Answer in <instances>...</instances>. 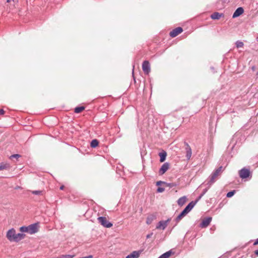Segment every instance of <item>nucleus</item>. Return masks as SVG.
I'll use <instances>...</instances> for the list:
<instances>
[{
  "instance_id": "obj_30",
  "label": "nucleus",
  "mask_w": 258,
  "mask_h": 258,
  "mask_svg": "<svg viewBox=\"0 0 258 258\" xmlns=\"http://www.w3.org/2000/svg\"><path fill=\"white\" fill-rule=\"evenodd\" d=\"M74 256H75V255L66 254V255H62L61 258H73Z\"/></svg>"
},
{
  "instance_id": "obj_18",
  "label": "nucleus",
  "mask_w": 258,
  "mask_h": 258,
  "mask_svg": "<svg viewBox=\"0 0 258 258\" xmlns=\"http://www.w3.org/2000/svg\"><path fill=\"white\" fill-rule=\"evenodd\" d=\"M159 155L160 156V161L161 162L165 161L167 156L166 152L165 151H162L161 152L159 153Z\"/></svg>"
},
{
  "instance_id": "obj_14",
  "label": "nucleus",
  "mask_w": 258,
  "mask_h": 258,
  "mask_svg": "<svg viewBox=\"0 0 258 258\" xmlns=\"http://www.w3.org/2000/svg\"><path fill=\"white\" fill-rule=\"evenodd\" d=\"M244 12L243 9L242 7L237 8L233 14L232 17L233 18L238 17Z\"/></svg>"
},
{
  "instance_id": "obj_34",
  "label": "nucleus",
  "mask_w": 258,
  "mask_h": 258,
  "mask_svg": "<svg viewBox=\"0 0 258 258\" xmlns=\"http://www.w3.org/2000/svg\"><path fill=\"white\" fill-rule=\"evenodd\" d=\"M153 232H151V233L147 234L146 236V238H150V237H151V236L153 235Z\"/></svg>"
},
{
  "instance_id": "obj_17",
  "label": "nucleus",
  "mask_w": 258,
  "mask_h": 258,
  "mask_svg": "<svg viewBox=\"0 0 258 258\" xmlns=\"http://www.w3.org/2000/svg\"><path fill=\"white\" fill-rule=\"evenodd\" d=\"M186 200H187L186 197L183 196V197L180 198L177 200V204L179 206L181 207L185 203V202H186Z\"/></svg>"
},
{
  "instance_id": "obj_38",
  "label": "nucleus",
  "mask_w": 258,
  "mask_h": 258,
  "mask_svg": "<svg viewBox=\"0 0 258 258\" xmlns=\"http://www.w3.org/2000/svg\"><path fill=\"white\" fill-rule=\"evenodd\" d=\"M64 185H61L60 187V190H63V188H64Z\"/></svg>"
},
{
  "instance_id": "obj_28",
  "label": "nucleus",
  "mask_w": 258,
  "mask_h": 258,
  "mask_svg": "<svg viewBox=\"0 0 258 258\" xmlns=\"http://www.w3.org/2000/svg\"><path fill=\"white\" fill-rule=\"evenodd\" d=\"M235 193V190H231L227 194L226 197L227 198H231L234 195Z\"/></svg>"
},
{
  "instance_id": "obj_15",
  "label": "nucleus",
  "mask_w": 258,
  "mask_h": 258,
  "mask_svg": "<svg viewBox=\"0 0 258 258\" xmlns=\"http://www.w3.org/2000/svg\"><path fill=\"white\" fill-rule=\"evenodd\" d=\"M224 15L222 13L215 12L211 15V18L213 20H219Z\"/></svg>"
},
{
  "instance_id": "obj_33",
  "label": "nucleus",
  "mask_w": 258,
  "mask_h": 258,
  "mask_svg": "<svg viewBox=\"0 0 258 258\" xmlns=\"http://www.w3.org/2000/svg\"><path fill=\"white\" fill-rule=\"evenodd\" d=\"M161 184H164V181H158L156 182V185H157V186H159V185H160Z\"/></svg>"
},
{
  "instance_id": "obj_29",
  "label": "nucleus",
  "mask_w": 258,
  "mask_h": 258,
  "mask_svg": "<svg viewBox=\"0 0 258 258\" xmlns=\"http://www.w3.org/2000/svg\"><path fill=\"white\" fill-rule=\"evenodd\" d=\"M32 194L35 195H41L42 193V190H32L31 191Z\"/></svg>"
},
{
  "instance_id": "obj_26",
  "label": "nucleus",
  "mask_w": 258,
  "mask_h": 258,
  "mask_svg": "<svg viewBox=\"0 0 258 258\" xmlns=\"http://www.w3.org/2000/svg\"><path fill=\"white\" fill-rule=\"evenodd\" d=\"M20 231L23 232H27L29 233L28 226H22L20 228Z\"/></svg>"
},
{
  "instance_id": "obj_6",
  "label": "nucleus",
  "mask_w": 258,
  "mask_h": 258,
  "mask_svg": "<svg viewBox=\"0 0 258 258\" xmlns=\"http://www.w3.org/2000/svg\"><path fill=\"white\" fill-rule=\"evenodd\" d=\"M29 234H33L38 232V224L33 223L28 226Z\"/></svg>"
},
{
  "instance_id": "obj_3",
  "label": "nucleus",
  "mask_w": 258,
  "mask_h": 258,
  "mask_svg": "<svg viewBox=\"0 0 258 258\" xmlns=\"http://www.w3.org/2000/svg\"><path fill=\"white\" fill-rule=\"evenodd\" d=\"M97 219L99 223L104 227L110 228L113 225L111 222L107 220L106 218L105 217H99Z\"/></svg>"
},
{
  "instance_id": "obj_12",
  "label": "nucleus",
  "mask_w": 258,
  "mask_h": 258,
  "mask_svg": "<svg viewBox=\"0 0 258 258\" xmlns=\"http://www.w3.org/2000/svg\"><path fill=\"white\" fill-rule=\"evenodd\" d=\"M184 144L185 146L186 157L187 160H189L192 154L191 149L187 143L184 142Z\"/></svg>"
},
{
  "instance_id": "obj_10",
  "label": "nucleus",
  "mask_w": 258,
  "mask_h": 258,
  "mask_svg": "<svg viewBox=\"0 0 258 258\" xmlns=\"http://www.w3.org/2000/svg\"><path fill=\"white\" fill-rule=\"evenodd\" d=\"M183 30L181 27H177L170 32V36L171 37H175L182 32Z\"/></svg>"
},
{
  "instance_id": "obj_27",
  "label": "nucleus",
  "mask_w": 258,
  "mask_h": 258,
  "mask_svg": "<svg viewBox=\"0 0 258 258\" xmlns=\"http://www.w3.org/2000/svg\"><path fill=\"white\" fill-rule=\"evenodd\" d=\"M235 44L237 48L242 47L244 45L243 43L240 41H236Z\"/></svg>"
},
{
  "instance_id": "obj_7",
  "label": "nucleus",
  "mask_w": 258,
  "mask_h": 258,
  "mask_svg": "<svg viewBox=\"0 0 258 258\" xmlns=\"http://www.w3.org/2000/svg\"><path fill=\"white\" fill-rule=\"evenodd\" d=\"M16 234V230L14 228H12L8 231L7 237L10 241H14Z\"/></svg>"
},
{
  "instance_id": "obj_25",
  "label": "nucleus",
  "mask_w": 258,
  "mask_h": 258,
  "mask_svg": "<svg viewBox=\"0 0 258 258\" xmlns=\"http://www.w3.org/2000/svg\"><path fill=\"white\" fill-rule=\"evenodd\" d=\"M164 185L165 187H169V188H172L173 187L176 186V184L175 183H173V182L168 183V182H164Z\"/></svg>"
},
{
  "instance_id": "obj_5",
  "label": "nucleus",
  "mask_w": 258,
  "mask_h": 258,
  "mask_svg": "<svg viewBox=\"0 0 258 258\" xmlns=\"http://www.w3.org/2000/svg\"><path fill=\"white\" fill-rule=\"evenodd\" d=\"M171 219L169 218L167 220L164 221L162 220L158 222V224L156 225V229H161L162 230H164L166 227L167 226L168 223L170 221Z\"/></svg>"
},
{
  "instance_id": "obj_22",
  "label": "nucleus",
  "mask_w": 258,
  "mask_h": 258,
  "mask_svg": "<svg viewBox=\"0 0 258 258\" xmlns=\"http://www.w3.org/2000/svg\"><path fill=\"white\" fill-rule=\"evenodd\" d=\"M98 141L97 139H94L91 141L90 146L92 148H94L98 146Z\"/></svg>"
},
{
  "instance_id": "obj_37",
  "label": "nucleus",
  "mask_w": 258,
  "mask_h": 258,
  "mask_svg": "<svg viewBox=\"0 0 258 258\" xmlns=\"http://www.w3.org/2000/svg\"><path fill=\"white\" fill-rule=\"evenodd\" d=\"M254 253L255 254V255H256L257 256H258V249H257V250H255V251H254Z\"/></svg>"
},
{
  "instance_id": "obj_2",
  "label": "nucleus",
  "mask_w": 258,
  "mask_h": 258,
  "mask_svg": "<svg viewBox=\"0 0 258 258\" xmlns=\"http://www.w3.org/2000/svg\"><path fill=\"white\" fill-rule=\"evenodd\" d=\"M222 166H220L216 169L210 176L209 180L208 181L207 184H209V187L214 183L216 181V178L218 177V175L222 172Z\"/></svg>"
},
{
  "instance_id": "obj_8",
  "label": "nucleus",
  "mask_w": 258,
  "mask_h": 258,
  "mask_svg": "<svg viewBox=\"0 0 258 258\" xmlns=\"http://www.w3.org/2000/svg\"><path fill=\"white\" fill-rule=\"evenodd\" d=\"M212 218L211 217H208L204 219L202 222L200 224V227L204 228L207 227L211 222L212 221Z\"/></svg>"
},
{
  "instance_id": "obj_24",
  "label": "nucleus",
  "mask_w": 258,
  "mask_h": 258,
  "mask_svg": "<svg viewBox=\"0 0 258 258\" xmlns=\"http://www.w3.org/2000/svg\"><path fill=\"white\" fill-rule=\"evenodd\" d=\"M208 190V188H205L202 193L200 195V196L194 202H196V204L198 202V201L203 197V196L207 192Z\"/></svg>"
},
{
  "instance_id": "obj_4",
  "label": "nucleus",
  "mask_w": 258,
  "mask_h": 258,
  "mask_svg": "<svg viewBox=\"0 0 258 258\" xmlns=\"http://www.w3.org/2000/svg\"><path fill=\"white\" fill-rule=\"evenodd\" d=\"M250 172L249 169L243 168L239 171V175L242 179H245L249 177Z\"/></svg>"
},
{
  "instance_id": "obj_35",
  "label": "nucleus",
  "mask_w": 258,
  "mask_h": 258,
  "mask_svg": "<svg viewBox=\"0 0 258 258\" xmlns=\"http://www.w3.org/2000/svg\"><path fill=\"white\" fill-rule=\"evenodd\" d=\"M4 113H5V111L2 109H0V115H3V114H4Z\"/></svg>"
},
{
  "instance_id": "obj_31",
  "label": "nucleus",
  "mask_w": 258,
  "mask_h": 258,
  "mask_svg": "<svg viewBox=\"0 0 258 258\" xmlns=\"http://www.w3.org/2000/svg\"><path fill=\"white\" fill-rule=\"evenodd\" d=\"M20 156H21L19 154H13V155H11L10 158L11 159H12V158H14L18 159L19 157H20Z\"/></svg>"
},
{
  "instance_id": "obj_1",
  "label": "nucleus",
  "mask_w": 258,
  "mask_h": 258,
  "mask_svg": "<svg viewBox=\"0 0 258 258\" xmlns=\"http://www.w3.org/2000/svg\"><path fill=\"white\" fill-rule=\"evenodd\" d=\"M196 205V202L191 201L190 202L186 207L182 210V211L179 214L176 218L175 221L177 223L179 222L184 217H185L195 207Z\"/></svg>"
},
{
  "instance_id": "obj_23",
  "label": "nucleus",
  "mask_w": 258,
  "mask_h": 258,
  "mask_svg": "<svg viewBox=\"0 0 258 258\" xmlns=\"http://www.w3.org/2000/svg\"><path fill=\"white\" fill-rule=\"evenodd\" d=\"M10 167V164L8 163H0V170L9 168Z\"/></svg>"
},
{
  "instance_id": "obj_21",
  "label": "nucleus",
  "mask_w": 258,
  "mask_h": 258,
  "mask_svg": "<svg viewBox=\"0 0 258 258\" xmlns=\"http://www.w3.org/2000/svg\"><path fill=\"white\" fill-rule=\"evenodd\" d=\"M172 253L173 252L171 250H169L162 254L160 256L159 258H168Z\"/></svg>"
},
{
  "instance_id": "obj_20",
  "label": "nucleus",
  "mask_w": 258,
  "mask_h": 258,
  "mask_svg": "<svg viewBox=\"0 0 258 258\" xmlns=\"http://www.w3.org/2000/svg\"><path fill=\"white\" fill-rule=\"evenodd\" d=\"M85 107L84 106H79L75 108L74 112L76 113H79L85 109Z\"/></svg>"
},
{
  "instance_id": "obj_19",
  "label": "nucleus",
  "mask_w": 258,
  "mask_h": 258,
  "mask_svg": "<svg viewBox=\"0 0 258 258\" xmlns=\"http://www.w3.org/2000/svg\"><path fill=\"white\" fill-rule=\"evenodd\" d=\"M156 219V216L153 215H150L147 218V220H146V223L148 225L152 223V222Z\"/></svg>"
},
{
  "instance_id": "obj_36",
  "label": "nucleus",
  "mask_w": 258,
  "mask_h": 258,
  "mask_svg": "<svg viewBox=\"0 0 258 258\" xmlns=\"http://www.w3.org/2000/svg\"><path fill=\"white\" fill-rule=\"evenodd\" d=\"M257 244H258V238H257L255 240V242L253 243V245H257Z\"/></svg>"
},
{
  "instance_id": "obj_16",
  "label": "nucleus",
  "mask_w": 258,
  "mask_h": 258,
  "mask_svg": "<svg viewBox=\"0 0 258 258\" xmlns=\"http://www.w3.org/2000/svg\"><path fill=\"white\" fill-rule=\"evenodd\" d=\"M25 236V234L22 233H19L16 234V236H15L14 242H18L24 238Z\"/></svg>"
},
{
  "instance_id": "obj_32",
  "label": "nucleus",
  "mask_w": 258,
  "mask_h": 258,
  "mask_svg": "<svg viewBox=\"0 0 258 258\" xmlns=\"http://www.w3.org/2000/svg\"><path fill=\"white\" fill-rule=\"evenodd\" d=\"M165 190V188H163V187H158V188L157 189V191L158 192H163Z\"/></svg>"
},
{
  "instance_id": "obj_9",
  "label": "nucleus",
  "mask_w": 258,
  "mask_h": 258,
  "mask_svg": "<svg viewBox=\"0 0 258 258\" xmlns=\"http://www.w3.org/2000/svg\"><path fill=\"white\" fill-rule=\"evenodd\" d=\"M142 69L145 74H149L150 72V66L148 61L145 60L143 62Z\"/></svg>"
},
{
  "instance_id": "obj_13",
  "label": "nucleus",
  "mask_w": 258,
  "mask_h": 258,
  "mask_svg": "<svg viewBox=\"0 0 258 258\" xmlns=\"http://www.w3.org/2000/svg\"><path fill=\"white\" fill-rule=\"evenodd\" d=\"M142 251V250L134 251L131 254L127 255L125 258H138Z\"/></svg>"
},
{
  "instance_id": "obj_11",
  "label": "nucleus",
  "mask_w": 258,
  "mask_h": 258,
  "mask_svg": "<svg viewBox=\"0 0 258 258\" xmlns=\"http://www.w3.org/2000/svg\"><path fill=\"white\" fill-rule=\"evenodd\" d=\"M169 168V164L168 162L164 163L160 168L159 173L160 175L164 174Z\"/></svg>"
},
{
  "instance_id": "obj_39",
  "label": "nucleus",
  "mask_w": 258,
  "mask_h": 258,
  "mask_svg": "<svg viewBox=\"0 0 258 258\" xmlns=\"http://www.w3.org/2000/svg\"><path fill=\"white\" fill-rule=\"evenodd\" d=\"M252 70H253V71H254V67H252Z\"/></svg>"
}]
</instances>
